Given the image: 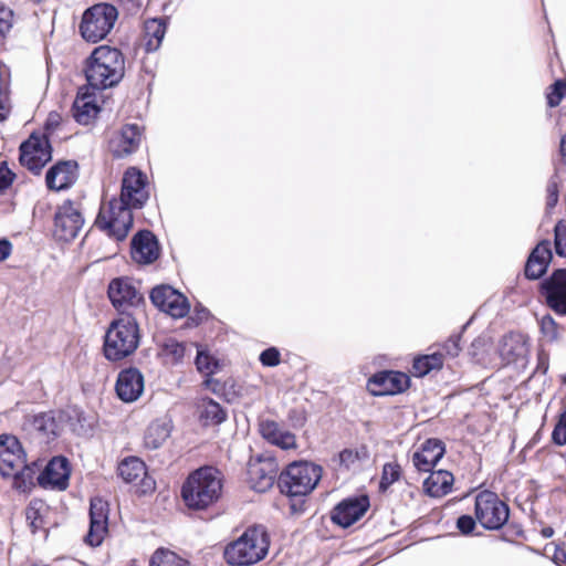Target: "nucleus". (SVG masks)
Wrapping results in <instances>:
<instances>
[{"instance_id": "obj_31", "label": "nucleus", "mask_w": 566, "mask_h": 566, "mask_svg": "<svg viewBox=\"0 0 566 566\" xmlns=\"http://www.w3.org/2000/svg\"><path fill=\"white\" fill-rule=\"evenodd\" d=\"M499 352L503 361L511 364L524 358L527 348L521 334L510 333L501 339Z\"/></svg>"}, {"instance_id": "obj_46", "label": "nucleus", "mask_w": 566, "mask_h": 566, "mask_svg": "<svg viewBox=\"0 0 566 566\" xmlns=\"http://www.w3.org/2000/svg\"><path fill=\"white\" fill-rule=\"evenodd\" d=\"M554 248L558 256H566V221L559 220L554 227Z\"/></svg>"}, {"instance_id": "obj_36", "label": "nucleus", "mask_w": 566, "mask_h": 566, "mask_svg": "<svg viewBox=\"0 0 566 566\" xmlns=\"http://www.w3.org/2000/svg\"><path fill=\"white\" fill-rule=\"evenodd\" d=\"M199 418L205 426H218L226 420L227 413L220 403L211 398H205L199 405Z\"/></svg>"}, {"instance_id": "obj_58", "label": "nucleus", "mask_w": 566, "mask_h": 566, "mask_svg": "<svg viewBox=\"0 0 566 566\" xmlns=\"http://www.w3.org/2000/svg\"><path fill=\"white\" fill-rule=\"evenodd\" d=\"M549 367L548 355L544 352L538 353L536 373L546 374Z\"/></svg>"}, {"instance_id": "obj_53", "label": "nucleus", "mask_w": 566, "mask_h": 566, "mask_svg": "<svg viewBox=\"0 0 566 566\" xmlns=\"http://www.w3.org/2000/svg\"><path fill=\"white\" fill-rule=\"evenodd\" d=\"M15 174L9 169L7 161H0V193H3L14 181Z\"/></svg>"}, {"instance_id": "obj_29", "label": "nucleus", "mask_w": 566, "mask_h": 566, "mask_svg": "<svg viewBox=\"0 0 566 566\" xmlns=\"http://www.w3.org/2000/svg\"><path fill=\"white\" fill-rule=\"evenodd\" d=\"M88 90L90 86L81 87L72 106L74 119L82 125H87L99 111L94 95L90 94Z\"/></svg>"}, {"instance_id": "obj_43", "label": "nucleus", "mask_w": 566, "mask_h": 566, "mask_svg": "<svg viewBox=\"0 0 566 566\" xmlns=\"http://www.w3.org/2000/svg\"><path fill=\"white\" fill-rule=\"evenodd\" d=\"M7 77L8 71L0 63V122L6 120L10 112Z\"/></svg>"}, {"instance_id": "obj_56", "label": "nucleus", "mask_w": 566, "mask_h": 566, "mask_svg": "<svg viewBox=\"0 0 566 566\" xmlns=\"http://www.w3.org/2000/svg\"><path fill=\"white\" fill-rule=\"evenodd\" d=\"M13 244L8 238H0V263L4 262L12 253Z\"/></svg>"}, {"instance_id": "obj_10", "label": "nucleus", "mask_w": 566, "mask_h": 566, "mask_svg": "<svg viewBox=\"0 0 566 566\" xmlns=\"http://www.w3.org/2000/svg\"><path fill=\"white\" fill-rule=\"evenodd\" d=\"M52 159V147L49 136H36L32 134L29 139L20 145L19 160L22 166L38 175L42 168Z\"/></svg>"}, {"instance_id": "obj_41", "label": "nucleus", "mask_w": 566, "mask_h": 566, "mask_svg": "<svg viewBox=\"0 0 566 566\" xmlns=\"http://www.w3.org/2000/svg\"><path fill=\"white\" fill-rule=\"evenodd\" d=\"M160 355L167 363L179 364L185 356V345L175 338H167L161 344Z\"/></svg>"}, {"instance_id": "obj_32", "label": "nucleus", "mask_w": 566, "mask_h": 566, "mask_svg": "<svg viewBox=\"0 0 566 566\" xmlns=\"http://www.w3.org/2000/svg\"><path fill=\"white\" fill-rule=\"evenodd\" d=\"M171 422L168 419H157L146 429L144 434V446L149 450L159 449L170 437Z\"/></svg>"}, {"instance_id": "obj_19", "label": "nucleus", "mask_w": 566, "mask_h": 566, "mask_svg": "<svg viewBox=\"0 0 566 566\" xmlns=\"http://www.w3.org/2000/svg\"><path fill=\"white\" fill-rule=\"evenodd\" d=\"M409 377L401 371L384 370L375 374L368 381L374 396H388L402 392L409 387Z\"/></svg>"}, {"instance_id": "obj_26", "label": "nucleus", "mask_w": 566, "mask_h": 566, "mask_svg": "<svg viewBox=\"0 0 566 566\" xmlns=\"http://www.w3.org/2000/svg\"><path fill=\"white\" fill-rule=\"evenodd\" d=\"M142 139L140 127L137 124H126L109 142L111 153L123 158L137 150Z\"/></svg>"}, {"instance_id": "obj_61", "label": "nucleus", "mask_w": 566, "mask_h": 566, "mask_svg": "<svg viewBox=\"0 0 566 566\" xmlns=\"http://www.w3.org/2000/svg\"><path fill=\"white\" fill-rule=\"evenodd\" d=\"M211 390L214 392V394H219L221 391L220 389V384L218 380H212L211 381Z\"/></svg>"}, {"instance_id": "obj_18", "label": "nucleus", "mask_w": 566, "mask_h": 566, "mask_svg": "<svg viewBox=\"0 0 566 566\" xmlns=\"http://www.w3.org/2000/svg\"><path fill=\"white\" fill-rule=\"evenodd\" d=\"M150 301L157 308L172 317H184L189 311L187 298L169 285L154 287Z\"/></svg>"}, {"instance_id": "obj_6", "label": "nucleus", "mask_w": 566, "mask_h": 566, "mask_svg": "<svg viewBox=\"0 0 566 566\" xmlns=\"http://www.w3.org/2000/svg\"><path fill=\"white\" fill-rule=\"evenodd\" d=\"M321 465L308 461L290 463L277 478L282 495H310L322 479Z\"/></svg>"}, {"instance_id": "obj_55", "label": "nucleus", "mask_w": 566, "mask_h": 566, "mask_svg": "<svg viewBox=\"0 0 566 566\" xmlns=\"http://www.w3.org/2000/svg\"><path fill=\"white\" fill-rule=\"evenodd\" d=\"M196 366L199 371L211 373L210 356L199 350L196 357Z\"/></svg>"}, {"instance_id": "obj_14", "label": "nucleus", "mask_w": 566, "mask_h": 566, "mask_svg": "<svg viewBox=\"0 0 566 566\" xmlns=\"http://www.w3.org/2000/svg\"><path fill=\"white\" fill-rule=\"evenodd\" d=\"M84 218L71 200L64 201L54 216V235L59 240L71 241L80 232Z\"/></svg>"}, {"instance_id": "obj_4", "label": "nucleus", "mask_w": 566, "mask_h": 566, "mask_svg": "<svg viewBox=\"0 0 566 566\" xmlns=\"http://www.w3.org/2000/svg\"><path fill=\"white\" fill-rule=\"evenodd\" d=\"M0 474L12 478V485L19 492H29L34 485L35 468L27 464L20 441L11 434H0Z\"/></svg>"}, {"instance_id": "obj_7", "label": "nucleus", "mask_w": 566, "mask_h": 566, "mask_svg": "<svg viewBox=\"0 0 566 566\" xmlns=\"http://www.w3.org/2000/svg\"><path fill=\"white\" fill-rule=\"evenodd\" d=\"M118 18L117 9L109 3H97L86 9L78 27L82 38L92 43L104 40Z\"/></svg>"}, {"instance_id": "obj_16", "label": "nucleus", "mask_w": 566, "mask_h": 566, "mask_svg": "<svg viewBox=\"0 0 566 566\" xmlns=\"http://www.w3.org/2000/svg\"><path fill=\"white\" fill-rule=\"evenodd\" d=\"M370 497H344L331 511V521L342 527L348 528L358 522L370 507Z\"/></svg>"}, {"instance_id": "obj_45", "label": "nucleus", "mask_w": 566, "mask_h": 566, "mask_svg": "<svg viewBox=\"0 0 566 566\" xmlns=\"http://www.w3.org/2000/svg\"><path fill=\"white\" fill-rule=\"evenodd\" d=\"M401 475V468L396 462L386 463L382 468L381 480L379 482L380 491L385 492Z\"/></svg>"}, {"instance_id": "obj_33", "label": "nucleus", "mask_w": 566, "mask_h": 566, "mask_svg": "<svg viewBox=\"0 0 566 566\" xmlns=\"http://www.w3.org/2000/svg\"><path fill=\"white\" fill-rule=\"evenodd\" d=\"M167 30L164 19L155 18L144 23V46L146 52H156L163 43Z\"/></svg>"}, {"instance_id": "obj_28", "label": "nucleus", "mask_w": 566, "mask_h": 566, "mask_svg": "<svg viewBox=\"0 0 566 566\" xmlns=\"http://www.w3.org/2000/svg\"><path fill=\"white\" fill-rule=\"evenodd\" d=\"M259 427V431L262 438L271 444L276 446L283 450H289L296 447L295 436L287 430H282L277 422L273 420H263L260 422Z\"/></svg>"}, {"instance_id": "obj_23", "label": "nucleus", "mask_w": 566, "mask_h": 566, "mask_svg": "<svg viewBox=\"0 0 566 566\" xmlns=\"http://www.w3.org/2000/svg\"><path fill=\"white\" fill-rule=\"evenodd\" d=\"M118 474L127 483L137 484V481H140L139 495H145L155 489V481L147 476L145 463L137 457L125 458L118 465Z\"/></svg>"}, {"instance_id": "obj_21", "label": "nucleus", "mask_w": 566, "mask_h": 566, "mask_svg": "<svg viewBox=\"0 0 566 566\" xmlns=\"http://www.w3.org/2000/svg\"><path fill=\"white\" fill-rule=\"evenodd\" d=\"M446 446L442 440L429 438L412 453L411 461L418 471L429 472L443 458Z\"/></svg>"}, {"instance_id": "obj_15", "label": "nucleus", "mask_w": 566, "mask_h": 566, "mask_svg": "<svg viewBox=\"0 0 566 566\" xmlns=\"http://www.w3.org/2000/svg\"><path fill=\"white\" fill-rule=\"evenodd\" d=\"M70 462L65 457H54L36 476L38 484L45 491L63 492L69 486Z\"/></svg>"}, {"instance_id": "obj_9", "label": "nucleus", "mask_w": 566, "mask_h": 566, "mask_svg": "<svg viewBox=\"0 0 566 566\" xmlns=\"http://www.w3.org/2000/svg\"><path fill=\"white\" fill-rule=\"evenodd\" d=\"M474 515L489 531L501 530L510 518V507L500 497H475Z\"/></svg>"}, {"instance_id": "obj_5", "label": "nucleus", "mask_w": 566, "mask_h": 566, "mask_svg": "<svg viewBox=\"0 0 566 566\" xmlns=\"http://www.w3.org/2000/svg\"><path fill=\"white\" fill-rule=\"evenodd\" d=\"M140 343V329L132 313L120 315L109 324L103 353L107 360L119 361L136 352Z\"/></svg>"}, {"instance_id": "obj_1", "label": "nucleus", "mask_w": 566, "mask_h": 566, "mask_svg": "<svg viewBox=\"0 0 566 566\" xmlns=\"http://www.w3.org/2000/svg\"><path fill=\"white\" fill-rule=\"evenodd\" d=\"M147 177L138 169L128 168L122 180L119 198L103 203L96 218V226L117 241L126 239L133 227V209H140L149 198L146 189Z\"/></svg>"}, {"instance_id": "obj_52", "label": "nucleus", "mask_w": 566, "mask_h": 566, "mask_svg": "<svg viewBox=\"0 0 566 566\" xmlns=\"http://www.w3.org/2000/svg\"><path fill=\"white\" fill-rule=\"evenodd\" d=\"M478 520L469 514L460 515L457 518V528L462 535H471L475 530Z\"/></svg>"}, {"instance_id": "obj_12", "label": "nucleus", "mask_w": 566, "mask_h": 566, "mask_svg": "<svg viewBox=\"0 0 566 566\" xmlns=\"http://www.w3.org/2000/svg\"><path fill=\"white\" fill-rule=\"evenodd\" d=\"M90 525L84 543L91 547L99 546L108 532L109 502L105 497H90Z\"/></svg>"}, {"instance_id": "obj_11", "label": "nucleus", "mask_w": 566, "mask_h": 566, "mask_svg": "<svg viewBox=\"0 0 566 566\" xmlns=\"http://www.w3.org/2000/svg\"><path fill=\"white\" fill-rule=\"evenodd\" d=\"M546 306L559 316H566V268L555 269L539 284Z\"/></svg>"}, {"instance_id": "obj_3", "label": "nucleus", "mask_w": 566, "mask_h": 566, "mask_svg": "<svg viewBox=\"0 0 566 566\" xmlns=\"http://www.w3.org/2000/svg\"><path fill=\"white\" fill-rule=\"evenodd\" d=\"M270 543L268 528L262 524H253L226 545L223 557L231 566H252L266 557Z\"/></svg>"}, {"instance_id": "obj_50", "label": "nucleus", "mask_w": 566, "mask_h": 566, "mask_svg": "<svg viewBox=\"0 0 566 566\" xmlns=\"http://www.w3.org/2000/svg\"><path fill=\"white\" fill-rule=\"evenodd\" d=\"M460 339L461 335H452L450 338L441 346V349L439 352L443 353V359L446 357L454 358L459 355L461 352L460 346Z\"/></svg>"}, {"instance_id": "obj_63", "label": "nucleus", "mask_w": 566, "mask_h": 566, "mask_svg": "<svg viewBox=\"0 0 566 566\" xmlns=\"http://www.w3.org/2000/svg\"><path fill=\"white\" fill-rule=\"evenodd\" d=\"M565 381H566V379H565Z\"/></svg>"}, {"instance_id": "obj_24", "label": "nucleus", "mask_w": 566, "mask_h": 566, "mask_svg": "<svg viewBox=\"0 0 566 566\" xmlns=\"http://www.w3.org/2000/svg\"><path fill=\"white\" fill-rule=\"evenodd\" d=\"M115 390L120 400L133 402L144 391V376L137 368L124 369L118 374Z\"/></svg>"}, {"instance_id": "obj_49", "label": "nucleus", "mask_w": 566, "mask_h": 566, "mask_svg": "<svg viewBox=\"0 0 566 566\" xmlns=\"http://www.w3.org/2000/svg\"><path fill=\"white\" fill-rule=\"evenodd\" d=\"M546 557L551 558L556 565H563L566 563V552L559 545L554 542L548 543L544 546V553Z\"/></svg>"}, {"instance_id": "obj_37", "label": "nucleus", "mask_w": 566, "mask_h": 566, "mask_svg": "<svg viewBox=\"0 0 566 566\" xmlns=\"http://www.w3.org/2000/svg\"><path fill=\"white\" fill-rule=\"evenodd\" d=\"M443 365V353L434 352L430 355L419 356L413 359L412 374L416 377H423L433 369H440Z\"/></svg>"}, {"instance_id": "obj_62", "label": "nucleus", "mask_w": 566, "mask_h": 566, "mask_svg": "<svg viewBox=\"0 0 566 566\" xmlns=\"http://www.w3.org/2000/svg\"><path fill=\"white\" fill-rule=\"evenodd\" d=\"M476 495L482 496V495H495V494L489 490H483V491L479 492Z\"/></svg>"}, {"instance_id": "obj_8", "label": "nucleus", "mask_w": 566, "mask_h": 566, "mask_svg": "<svg viewBox=\"0 0 566 566\" xmlns=\"http://www.w3.org/2000/svg\"><path fill=\"white\" fill-rule=\"evenodd\" d=\"M224 475L213 465H202L189 473L180 495H221Z\"/></svg>"}, {"instance_id": "obj_44", "label": "nucleus", "mask_w": 566, "mask_h": 566, "mask_svg": "<svg viewBox=\"0 0 566 566\" xmlns=\"http://www.w3.org/2000/svg\"><path fill=\"white\" fill-rule=\"evenodd\" d=\"M559 184L560 176L558 167L555 168V172L552 175L546 187V208L548 210L555 208L559 198Z\"/></svg>"}, {"instance_id": "obj_57", "label": "nucleus", "mask_w": 566, "mask_h": 566, "mask_svg": "<svg viewBox=\"0 0 566 566\" xmlns=\"http://www.w3.org/2000/svg\"><path fill=\"white\" fill-rule=\"evenodd\" d=\"M61 123V116L57 113H50L45 122V132L53 133Z\"/></svg>"}, {"instance_id": "obj_13", "label": "nucleus", "mask_w": 566, "mask_h": 566, "mask_svg": "<svg viewBox=\"0 0 566 566\" xmlns=\"http://www.w3.org/2000/svg\"><path fill=\"white\" fill-rule=\"evenodd\" d=\"M108 298L122 315L129 313L130 308L144 305V295L137 290L128 277L114 279L108 285Z\"/></svg>"}, {"instance_id": "obj_39", "label": "nucleus", "mask_w": 566, "mask_h": 566, "mask_svg": "<svg viewBox=\"0 0 566 566\" xmlns=\"http://www.w3.org/2000/svg\"><path fill=\"white\" fill-rule=\"evenodd\" d=\"M149 566H190V564L187 559L181 558L172 551L159 547L153 553L149 559Z\"/></svg>"}, {"instance_id": "obj_22", "label": "nucleus", "mask_w": 566, "mask_h": 566, "mask_svg": "<svg viewBox=\"0 0 566 566\" xmlns=\"http://www.w3.org/2000/svg\"><path fill=\"white\" fill-rule=\"evenodd\" d=\"M24 430L41 443H50L60 434V423L53 412H41L25 420Z\"/></svg>"}, {"instance_id": "obj_60", "label": "nucleus", "mask_w": 566, "mask_h": 566, "mask_svg": "<svg viewBox=\"0 0 566 566\" xmlns=\"http://www.w3.org/2000/svg\"><path fill=\"white\" fill-rule=\"evenodd\" d=\"M541 533H542L543 537L549 538L553 536L554 530L551 526H547V527H543Z\"/></svg>"}, {"instance_id": "obj_30", "label": "nucleus", "mask_w": 566, "mask_h": 566, "mask_svg": "<svg viewBox=\"0 0 566 566\" xmlns=\"http://www.w3.org/2000/svg\"><path fill=\"white\" fill-rule=\"evenodd\" d=\"M423 481L424 495H448L453 491L454 476L447 470L429 471Z\"/></svg>"}, {"instance_id": "obj_27", "label": "nucleus", "mask_w": 566, "mask_h": 566, "mask_svg": "<svg viewBox=\"0 0 566 566\" xmlns=\"http://www.w3.org/2000/svg\"><path fill=\"white\" fill-rule=\"evenodd\" d=\"M553 259L549 240H542L531 252L525 263L524 273L530 280L541 279Z\"/></svg>"}, {"instance_id": "obj_54", "label": "nucleus", "mask_w": 566, "mask_h": 566, "mask_svg": "<svg viewBox=\"0 0 566 566\" xmlns=\"http://www.w3.org/2000/svg\"><path fill=\"white\" fill-rule=\"evenodd\" d=\"M13 11L4 6H0V35H4L12 28Z\"/></svg>"}, {"instance_id": "obj_48", "label": "nucleus", "mask_w": 566, "mask_h": 566, "mask_svg": "<svg viewBox=\"0 0 566 566\" xmlns=\"http://www.w3.org/2000/svg\"><path fill=\"white\" fill-rule=\"evenodd\" d=\"M566 94V82L557 80L551 86V91L547 94V104L549 107H556L560 104L563 97Z\"/></svg>"}, {"instance_id": "obj_35", "label": "nucleus", "mask_w": 566, "mask_h": 566, "mask_svg": "<svg viewBox=\"0 0 566 566\" xmlns=\"http://www.w3.org/2000/svg\"><path fill=\"white\" fill-rule=\"evenodd\" d=\"M368 459L369 453L366 447L344 449L338 454L339 468L352 472L359 471Z\"/></svg>"}, {"instance_id": "obj_2", "label": "nucleus", "mask_w": 566, "mask_h": 566, "mask_svg": "<svg viewBox=\"0 0 566 566\" xmlns=\"http://www.w3.org/2000/svg\"><path fill=\"white\" fill-rule=\"evenodd\" d=\"M83 71L90 88L103 91L123 80L125 59L118 49L101 45L86 57Z\"/></svg>"}, {"instance_id": "obj_20", "label": "nucleus", "mask_w": 566, "mask_h": 566, "mask_svg": "<svg viewBox=\"0 0 566 566\" xmlns=\"http://www.w3.org/2000/svg\"><path fill=\"white\" fill-rule=\"evenodd\" d=\"M160 254L159 243L155 234L149 230L138 231L132 239L130 255L139 264H150Z\"/></svg>"}, {"instance_id": "obj_40", "label": "nucleus", "mask_w": 566, "mask_h": 566, "mask_svg": "<svg viewBox=\"0 0 566 566\" xmlns=\"http://www.w3.org/2000/svg\"><path fill=\"white\" fill-rule=\"evenodd\" d=\"M539 328L543 337L547 342H558L562 339L565 327L559 325L552 315L546 314L539 321Z\"/></svg>"}, {"instance_id": "obj_59", "label": "nucleus", "mask_w": 566, "mask_h": 566, "mask_svg": "<svg viewBox=\"0 0 566 566\" xmlns=\"http://www.w3.org/2000/svg\"><path fill=\"white\" fill-rule=\"evenodd\" d=\"M559 155L563 164L566 166V133L560 138Z\"/></svg>"}, {"instance_id": "obj_47", "label": "nucleus", "mask_w": 566, "mask_h": 566, "mask_svg": "<svg viewBox=\"0 0 566 566\" xmlns=\"http://www.w3.org/2000/svg\"><path fill=\"white\" fill-rule=\"evenodd\" d=\"M552 441L556 446L566 444V406L563 412L558 416L557 422L552 432Z\"/></svg>"}, {"instance_id": "obj_38", "label": "nucleus", "mask_w": 566, "mask_h": 566, "mask_svg": "<svg viewBox=\"0 0 566 566\" xmlns=\"http://www.w3.org/2000/svg\"><path fill=\"white\" fill-rule=\"evenodd\" d=\"M273 506L289 517H300L307 511L306 497H275Z\"/></svg>"}, {"instance_id": "obj_42", "label": "nucleus", "mask_w": 566, "mask_h": 566, "mask_svg": "<svg viewBox=\"0 0 566 566\" xmlns=\"http://www.w3.org/2000/svg\"><path fill=\"white\" fill-rule=\"evenodd\" d=\"M219 497H181V503L177 504L180 512L192 515L195 512L206 511L210 505L217 502Z\"/></svg>"}, {"instance_id": "obj_51", "label": "nucleus", "mask_w": 566, "mask_h": 566, "mask_svg": "<svg viewBox=\"0 0 566 566\" xmlns=\"http://www.w3.org/2000/svg\"><path fill=\"white\" fill-rule=\"evenodd\" d=\"M260 363L265 367H275L281 363V354L276 347H269L261 352Z\"/></svg>"}, {"instance_id": "obj_17", "label": "nucleus", "mask_w": 566, "mask_h": 566, "mask_svg": "<svg viewBox=\"0 0 566 566\" xmlns=\"http://www.w3.org/2000/svg\"><path fill=\"white\" fill-rule=\"evenodd\" d=\"M249 483L256 493L266 492L277 480V463L273 458L258 457L248 465Z\"/></svg>"}, {"instance_id": "obj_34", "label": "nucleus", "mask_w": 566, "mask_h": 566, "mask_svg": "<svg viewBox=\"0 0 566 566\" xmlns=\"http://www.w3.org/2000/svg\"><path fill=\"white\" fill-rule=\"evenodd\" d=\"M50 506L42 497H34L29 503L25 510V517L33 533L50 524Z\"/></svg>"}, {"instance_id": "obj_25", "label": "nucleus", "mask_w": 566, "mask_h": 566, "mask_svg": "<svg viewBox=\"0 0 566 566\" xmlns=\"http://www.w3.org/2000/svg\"><path fill=\"white\" fill-rule=\"evenodd\" d=\"M77 179V163L74 160H61L46 171L45 184L51 190H65L75 184Z\"/></svg>"}]
</instances>
